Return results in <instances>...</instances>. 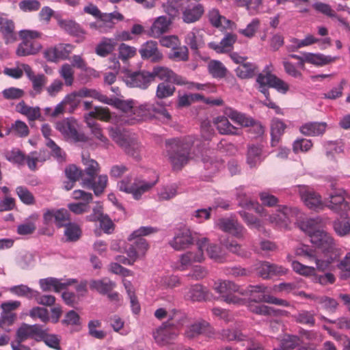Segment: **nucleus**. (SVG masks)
Masks as SVG:
<instances>
[{
    "label": "nucleus",
    "instance_id": "obj_27",
    "mask_svg": "<svg viewBox=\"0 0 350 350\" xmlns=\"http://www.w3.org/2000/svg\"><path fill=\"white\" fill-rule=\"evenodd\" d=\"M208 18L211 25L215 28L224 29H232L234 25L233 22L222 16L216 8L209 10L208 12Z\"/></svg>",
    "mask_w": 350,
    "mask_h": 350
},
{
    "label": "nucleus",
    "instance_id": "obj_62",
    "mask_svg": "<svg viewBox=\"0 0 350 350\" xmlns=\"http://www.w3.org/2000/svg\"><path fill=\"white\" fill-rule=\"evenodd\" d=\"M208 242V240L207 239L206 246L204 250H206L208 256L217 262H223L225 258L222 254L221 248L215 244L209 245Z\"/></svg>",
    "mask_w": 350,
    "mask_h": 350
},
{
    "label": "nucleus",
    "instance_id": "obj_42",
    "mask_svg": "<svg viewBox=\"0 0 350 350\" xmlns=\"http://www.w3.org/2000/svg\"><path fill=\"white\" fill-rule=\"evenodd\" d=\"M175 85L171 82H160L156 89L155 97L159 100H163L174 96L176 92Z\"/></svg>",
    "mask_w": 350,
    "mask_h": 350
},
{
    "label": "nucleus",
    "instance_id": "obj_3",
    "mask_svg": "<svg viewBox=\"0 0 350 350\" xmlns=\"http://www.w3.org/2000/svg\"><path fill=\"white\" fill-rule=\"evenodd\" d=\"M166 154L172 170L180 171L191 159L193 141L190 138L172 139L165 142Z\"/></svg>",
    "mask_w": 350,
    "mask_h": 350
},
{
    "label": "nucleus",
    "instance_id": "obj_49",
    "mask_svg": "<svg viewBox=\"0 0 350 350\" xmlns=\"http://www.w3.org/2000/svg\"><path fill=\"white\" fill-rule=\"evenodd\" d=\"M262 148L259 146L252 145L248 147L247 163L251 167H254L262 161Z\"/></svg>",
    "mask_w": 350,
    "mask_h": 350
},
{
    "label": "nucleus",
    "instance_id": "obj_58",
    "mask_svg": "<svg viewBox=\"0 0 350 350\" xmlns=\"http://www.w3.org/2000/svg\"><path fill=\"white\" fill-rule=\"evenodd\" d=\"M239 215L250 228H255L260 231L263 229L262 222L254 215L245 211H239Z\"/></svg>",
    "mask_w": 350,
    "mask_h": 350
},
{
    "label": "nucleus",
    "instance_id": "obj_34",
    "mask_svg": "<svg viewBox=\"0 0 350 350\" xmlns=\"http://www.w3.org/2000/svg\"><path fill=\"white\" fill-rule=\"evenodd\" d=\"M327 127L325 122H308L300 127V132L308 136H317L325 133Z\"/></svg>",
    "mask_w": 350,
    "mask_h": 350
},
{
    "label": "nucleus",
    "instance_id": "obj_17",
    "mask_svg": "<svg viewBox=\"0 0 350 350\" xmlns=\"http://www.w3.org/2000/svg\"><path fill=\"white\" fill-rule=\"evenodd\" d=\"M126 82L131 87L145 90L152 82V76L151 75V72L146 70L133 72L127 75Z\"/></svg>",
    "mask_w": 350,
    "mask_h": 350
},
{
    "label": "nucleus",
    "instance_id": "obj_63",
    "mask_svg": "<svg viewBox=\"0 0 350 350\" xmlns=\"http://www.w3.org/2000/svg\"><path fill=\"white\" fill-rule=\"evenodd\" d=\"M223 244L230 252L239 256L247 258L250 256V253L244 250L242 246L235 241H227Z\"/></svg>",
    "mask_w": 350,
    "mask_h": 350
},
{
    "label": "nucleus",
    "instance_id": "obj_38",
    "mask_svg": "<svg viewBox=\"0 0 350 350\" xmlns=\"http://www.w3.org/2000/svg\"><path fill=\"white\" fill-rule=\"evenodd\" d=\"M59 27L68 32L70 35L83 38L85 31L79 24L73 21L61 20L58 22Z\"/></svg>",
    "mask_w": 350,
    "mask_h": 350
},
{
    "label": "nucleus",
    "instance_id": "obj_36",
    "mask_svg": "<svg viewBox=\"0 0 350 350\" xmlns=\"http://www.w3.org/2000/svg\"><path fill=\"white\" fill-rule=\"evenodd\" d=\"M92 290H95L100 294L105 295L110 293L115 287L116 283L108 278L92 280L90 284Z\"/></svg>",
    "mask_w": 350,
    "mask_h": 350
},
{
    "label": "nucleus",
    "instance_id": "obj_55",
    "mask_svg": "<svg viewBox=\"0 0 350 350\" xmlns=\"http://www.w3.org/2000/svg\"><path fill=\"white\" fill-rule=\"evenodd\" d=\"M85 118L88 126L90 129L91 132L94 137L98 139L100 142L106 144L108 142V139L103 135L102 129L99 124L92 118H89L88 117H85Z\"/></svg>",
    "mask_w": 350,
    "mask_h": 350
},
{
    "label": "nucleus",
    "instance_id": "obj_44",
    "mask_svg": "<svg viewBox=\"0 0 350 350\" xmlns=\"http://www.w3.org/2000/svg\"><path fill=\"white\" fill-rule=\"evenodd\" d=\"M257 70L256 65L246 62L239 65L236 69L235 72L238 77L241 79H250L252 78Z\"/></svg>",
    "mask_w": 350,
    "mask_h": 350
},
{
    "label": "nucleus",
    "instance_id": "obj_8",
    "mask_svg": "<svg viewBox=\"0 0 350 350\" xmlns=\"http://www.w3.org/2000/svg\"><path fill=\"white\" fill-rule=\"evenodd\" d=\"M19 36L22 42L16 49V55L20 57L35 55L41 49V44L36 40L40 38L42 33L35 30H21Z\"/></svg>",
    "mask_w": 350,
    "mask_h": 350
},
{
    "label": "nucleus",
    "instance_id": "obj_22",
    "mask_svg": "<svg viewBox=\"0 0 350 350\" xmlns=\"http://www.w3.org/2000/svg\"><path fill=\"white\" fill-rule=\"evenodd\" d=\"M257 271L261 278L268 279L273 276L284 275L286 273L287 269L282 266L263 261L259 263Z\"/></svg>",
    "mask_w": 350,
    "mask_h": 350
},
{
    "label": "nucleus",
    "instance_id": "obj_7",
    "mask_svg": "<svg viewBox=\"0 0 350 350\" xmlns=\"http://www.w3.org/2000/svg\"><path fill=\"white\" fill-rule=\"evenodd\" d=\"M330 187L327 191V198H325L327 206L341 215H346L350 210L347 201L350 200L349 196L342 188L336 187L334 183H332Z\"/></svg>",
    "mask_w": 350,
    "mask_h": 350
},
{
    "label": "nucleus",
    "instance_id": "obj_50",
    "mask_svg": "<svg viewBox=\"0 0 350 350\" xmlns=\"http://www.w3.org/2000/svg\"><path fill=\"white\" fill-rule=\"evenodd\" d=\"M39 337L48 347L56 350L61 349L60 338L57 335L50 334L40 329Z\"/></svg>",
    "mask_w": 350,
    "mask_h": 350
},
{
    "label": "nucleus",
    "instance_id": "obj_40",
    "mask_svg": "<svg viewBox=\"0 0 350 350\" xmlns=\"http://www.w3.org/2000/svg\"><path fill=\"white\" fill-rule=\"evenodd\" d=\"M116 40L112 38H103L95 48V53L100 57H106L115 49Z\"/></svg>",
    "mask_w": 350,
    "mask_h": 350
},
{
    "label": "nucleus",
    "instance_id": "obj_10",
    "mask_svg": "<svg viewBox=\"0 0 350 350\" xmlns=\"http://www.w3.org/2000/svg\"><path fill=\"white\" fill-rule=\"evenodd\" d=\"M55 128L64 137L75 142H85L87 137L77 131V122L72 118H66L56 123Z\"/></svg>",
    "mask_w": 350,
    "mask_h": 350
},
{
    "label": "nucleus",
    "instance_id": "obj_45",
    "mask_svg": "<svg viewBox=\"0 0 350 350\" xmlns=\"http://www.w3.org/2000/svg\"><path fill=\"white\" fill-rule=\"evenodd\" d=\"M315 314L313 311L300 310L293 316L294 320L300 324L313 327L315 325Z\"/></svg>",
    "mask_w": 350,
    "mask_h": 350
},
{
    "label": "nucleus",
    "instance_id": "obj_14",
    "mask_svg": "<svg viewBox=\"0 0 350 350\" xmlns=\"http://www.w3.org/2000/svg\"><path fill=\"white\" fill-rule=\"evenodd\" d=\"M139 53L142 59L148 60L152 63H159L164 58L158 47V43L154 40H148L142 44L139 49Z\"/></svg>",
    "mask_w": 350,
    "mask_h": 350
},
{
    "label": "nucleus",
    "instance_id": "obj_56",
    "mask_svg": "<svg viewBox=\"0 0 350 350\" xmlns=\"http://www.w3.org/2000/svg\"><path fill=\"white\" fill-rule=\"evenodd\" d=\"M46 157L42 154V152H31L29 155L25 156V161L27 164V166L32 171H35L36 170V165L38 163H43L46 161Z\"/></svg>",
    "mask_w": 350,
    "mask_h": 350
},
{
    "label": "nucleus",
    "instance_id": "obj_41",
    "mask_svg": "<svg viewBox=\"0 0 350 350\" xmlns=\"http://www.w3.org/2000/svg\"><path fill=\"white\" fill-rule=\"evenodd\" d=\"M159 181V176H156V179L152 182H146L144 180L137 181L135 187H133V191L132 192V196L135 200H139L142 198V196L150 191Z\"/></svg>",
    "mask_w": 350,
    "mask_h": 350
},
{
    "label": "nucleus",
    "instance_id": "obj_39",
    "mask_svg": "<svg viewBox=\"0 0 350 350\" xmlns=\"http://www.w3.org/2000/svg\"><path fill=\"white\" fill-rule=\"evenodd\" d=\"M40 328L38 325H23L17 330V339L18 343L27 340L29 338H33L35 336H39Z\"/></svg>",
    "mask_w": 350,
    "mask_h": 350
},
{
    "label": "nucleus",
    "instance_id": "obj_15",
    "mask_svg": "<svg viewBox=\"0 0 350 350\" xmlns=\"http://www.w3.org/2000/svg\"><path fill=\"white\" fill-rule=\"evenodd\" d=\"M204 6L200 3L187 1L182 8V18L186 23L198 21L204 13Z\"/></svg>",
    "mask_w": 350,
    "mask_h": 350
},
{
    "label": "nucleus",
    "instance_id": "obj_30",
    "mask_svg": "<svg viewBox=\"0 0 350 350\" xmlns=\"http://www.w3.org/2000/svg\"><path fill=\"white\" fill-rule=\"evenodd\" d=\"M170 21L165 16L158 17L152 25L149 35L154 38L160 37L169 29Z\"/></svg>",
    "mask_w": 350,
    "mask_h": 350
},
{
    "label": "nucleus",
    "instance_id": "obj_52",
    "mask_svg": "<svg viewBox=\"0 0 350 350\" xmlns=\"http://www.w3.org/2000/svg\"><path fill=\"white\" fill-rule=\"evenodd\" d=\"M168 57L176 62H186L189 59V50L186 46H176L169 53Z\"/></svg>",
    "mask_w": 350,
    "mask_h": 350
},
{
    "label": "nucleus",
    "instance_id": "obj_19",
    "mask_svg": "<svg viewBox=\"0 0 350 350\" xmlns=\"http://www.w3.org/2000/svg\"><path fill=\"white\" fill-rule=\"evenodd\" d=\"M0 33L5 44L13 43L17 40L14 22L3 13H0Z\"/></svg>",
    "mask_w": 350,
    "mask_h": 350
},
{
    "label": "nucleus",
    "instance_id": "obj_33",
    "mask_svg": "<svg viewBox=\"0 0 350 350\" xmlns=\"http://www.w3.org/2000/svg\"><path fill=\"white\" fill-rule=\"evenodd\" d=\"M338 59L337 57H332L330 55H325L321 53H305V61L318 66H322L330 63L334 62Z\"/></svg>",
    "mask_w": 350,
    "mask_h": 350
},
{
    "label": "nucleus",
    "instance_id": "obj_20",
    "mask_svg": "<svg viewBox=\"0 0 350 350\" xmlns=\"http://www.w3.org/2000/svg\"><path fill=\"white\" fill-rule=\"evenodd\" d=\"M76 282L77 280L75 279H68L63 281L62 279L59 280L55 278L41 279L39 281L40 288L43 291L53 290L56 293L66 289L68 286Z\"/></svg>",
    "mask_w": 350,
    "mask_h": 350
},
{
    "label": "nucleus",
    "instance_id": "obj_5",
    "mask_svg": "<svg viewBox=\"0 0 350 350\" xmlns=\"http://www.w3.org/2000/svg\"><path fill=\"white\" fill-rule=\"evenodd\" d=\"M152 81L157 78L161 82H171L176 85L185 86L188 90H204L206 87V84L189 81L185 77L178 75L171 68L163 66H156L152 68L151 71Z\"/></svg>",
    "mask_w": 350,
    "mask_h": 350
},
{
    "label": "nucleus",
    "instance_id": "obj_2",
    "mask_svg": "<svg viewBox=\"0 0 350 350\" xmlns=\"http://www.w3.org/2000/svg\"><path fill=\"white\" fill-rule=\"evenodd\" d=\"M82 162L85 165L83 171L82 187L92 189L96 196L100 195L107 187V176L105 174L98 176L100 172L99 164L96 160L90 159L89 154H82Z\"/></svg>",
    "mask_w": 350,
    "mask_h": 350
},
{
    "label": "nucleus",
    "instance_id": "obj_32",
    "mask_svg": "<svg viewBox=\"0 0 350 350\" xmlns=\"http://www.w3.org/2000/svg\"><path fill=\"white\" fill-rule=\"evenodd\" d=\"M214 123L219 133L222 135H239L238 129L234 126L226 116H218Z\"/></svg>",
    "mask_w": 350,
    "mask_h": 350
},
{
    "label": "nucleus",
    "instance_id": "obj_53",
    "mask_svg": "<svg viewBox=\"0 0 350 350\" xmlns=\"http://www.w3.org/2000/svg\"><path fill=\"white\" fill-rule=\"evenodd\" d=\"M178 186L176 183L163 187L158 193L160 201L170 200L178 194Z\"/></svg>",
    "mask_w": 350,
    "mask_h": 350
},
{
    "label": "nucleus",
    "instance_id": "obj_4",
    "mask_svg": "<svg viewBox=\"0 0 350 350\" xmlns=\"http://www.w3.org/2000/svg\"><path fill=\"white\" fill-rule=\"evenodd\" d=\"M213 289L219 293L223 300L229 304L240 305L243 300L236 294L241 295H252L254 293H262L266 288L264 286H249L246 290H243L234 282L229 280H219L215 282Z\"/></svg>",
    "mask_w": 350,
    "mask_h": 350
},
{
    "label": "nucleus",
    "instance_id": "obj_26",
    "mask_svg": "<svg viewBox=\"0 0 350 350\" xmlns=\"http://www.w3.org/2000/svg\"><path fill=\"white\" fill-rule=\"evenodd\" d=\"M134 240L127 251L128 256L133 260V262H135L140 256H144L149 249V245L145 239L135 238Z\"/></svg>",
    "mask_w": 350,
    "mask_h": 350
},
{
    "label": "nucleus",
    "instance_id": "obj_16",
    "mask_svg": "<svg viewBox=\"0 0 350 350\" xmlns=\"http://www.w3.org/2000/svg\"><path fill=\"white\" fill-rule=\"evenodd\" d=\"M178 335V331L174 326L163 323L153 332L155 342L159 345H165L172 342Z\"/></svg>",
    "mask_w": 350,
    "mask_h": 350
},
{
    "label": "nucleus",
    "instance_id": "obj_61",
    "mask_svg": "<svg viewBox=\"0 0 350 350\" xmlns=\"http://www.w3.org/2000/svg\"><path fill=\"white\" fill-rule=\"evenodd\" d=\"M10 291L18 297H25L28 299H33L36 292L35 290L24 284L14 286L10 288Z\"/></svg>",
    "mask_w": 350,
    "mask_h": 350
},
{
    "label": "nucleus",
    "instance_id": "obj_13",
    "mask_svg": "<svg viewBox=\"0 0 350 350\" xmlns=\"http://www.w3.org/2000/svg\"><path fill=\"white\" fill-rule=\"evenodd\" d=\"M217 226L222 231L231 234L237 239H243L246 229L234 217L220 218L216 222Z\"/></svg>",
    "mask_w": 350,
    "mask_h": 350
},
{
    "label": "nucleus",
    "instance_id": "obj_29",
    "mask_svg": "<svg viewBox=\"0 0 350 350\" xmlns=\"http://www.w3.org/2000/svg\"><path fill=\"white\" fill-rule=\"evenodd\" d=\"M262 295H259L258 298L261 297ZM257 301H259L258 299H254V301H250L248 304L249 310L253 313L265 316H278L282 314L284 312H286V311L276 310L273 308L260 304L257 303Z\"/></svg>",
    "mask_w": 350,
    "mask_h": 350
},
{
    "label": "nucleus",
    "instance_id": "obj_31",
    "mask_svg": "<svg viewBox=\"0 0 350 350\" xmlns=\"http://www.w3.org/2000/svg\"><path fill=\"white\" fill-rule=\"evenodd\" d=\"M16 111L25 116L29 121H35L41 118L40 108L28 106L23 100L16 105Z\"/></svg>",
    "mask_w": 350,
    "mask_h": 350
},
{
    "label": "nucleus",
    "instance_id": "obj_21",
    "mask_svg": "<svg viewBox=\"0 0 350 350\" xmlns=\"http://www.w3.org/2000/svg\"><path fill=\"white\" fill-rule=\"evenodd\" d=\"M193 243V237L189 229L184 228L178 230L170 245L176 250L187 248Z\"/></svg>",
    "mask_w": 350,
    "mask_h": 350
},
{
    "label": "nucleus",
    "instance_id": "obj_11",
    "mask_svg": "<svg viewBox=\"0 0 350 350\" xmlns=\"http://www.w3.org/2000/svg\"><path fill=\"white\" fill-rule=\"evenodd\" d=\"M207 239L202 238L197 242L198 250L196 252H187L179 257V264L177 267L180 271L186 270L193 262H201L204 260V248L206 246Z\"/></svg>",
    "mask_w": 350,
    "mask_h": 350
},
{
    "label": "nucleus",
    "instance_id": "obj_54",
    "mask_svg": "<svg viewBox=\"0 0 350 350\" xmlns=\"http://www.w3.org/2000/svg\"><path fill=\"white\" fill-rule=\"evenodd\" d=\"M59 74L64 80L66 86H71L73 84L75 72L70 64H64L59 70Z\"/></svg>",
    "mask_w": 350,
    "mask_h": 350
},
{
    "label": "nucleus",
    "instance_id": "obj_18",
    "mask_svg": "<svg viewBox=\"0 0 350 350\" xmlns=\"http://www.w3.org/2000/svg\"><path fill=\"white\" fill-rule=\"evenodd\" d=\"M74 49L75 46L70 44L61 43L47 49L45 52V57L51 62H56L58 59H68Z\"/></svg>",
    "mask_w": 350,
    "mask_h": 350
},
{
    "label": "nucleus",
    "instance_id": "obj_48",
    "mask_svg": "<svg viewBox=\"0 0 350 350\" xmlns=\"http://www.w3.org/2000/svg\"><path fill=\"white\" fill-rule=\"evenodd\" d=\"M209 73L215 78L222 79L228 72L225 66L219 61H211L208 65Z\"/></svg>",
    "mask_w": 350,
    "mask_h": 350
},
{
    "label": "nucleus",
    "instance_id": "obj_57",
    "mask_svg": "<svg viewBox=\"0 0 350 350\" xmlns=\"http://www.w3.org/2000/svg\"><path fill=\"white\" fill-rule=\"evenodd\" d=\"M46 146L51 150L52 156L55 158L59 163L66 162V154L55 144L53 140L49 139V141L46 142Z\"/></svg>",
    "mask_w": 350,
    "mask_h": 350
},
{
    "label": "nucleus",
    "instance_id": "obj_25",
    "mask_svg": "<svg viewBox=\"0 0 350 350\" xmlns=\"http://www.w3.org/2000/svg\"><path fill=\"white\" fill-rule=\"evenodd\" d=\"M299 193L305 204L310 208H316L321 205V197L319 194L307 187H299Z\"/></svg>",
    "mask_w": 350,
    "mask_h": 350
},
{
    "label": "nucleus",
    "instance_id": "obj_6",
    "mask_svg": "<svg viewBox=\"0 0 350 350\" xmlns=\"http://www.w3.org/2000/svg\"><path fill=\"white\" fill-rule=\"evenodd\" d=\"M109 135L116 144L124 150L128 155L137 161L141 159L143 147L134 137L122 133L117 128H111L109 131Z\"/></svg>",
    "mask_w": 350,
    "mask_h": 350
},
{
    "label": "nucleus",
    "instance_id": "obj_23",
    "mask_svg": "<svg viewBox=\"0 0 350 350\" xmlns=\"http://www.w3.org/2000/svg\"><path fill=\"white\" fill-rule=\"evenodd\" d=\"M185 42L196 54L198 53L199 49L203 48L205 44L203 33L198 28H193L186 34Z\"/></svg>",
    "mask_w": 350,
    "mask_h": 350
},
{
    "label": "nucleus",
    "instance_id": "obj_28",
    "mask_svg": "<svg viewBox=\"0 0 350 350\" xmlns=\"http://www.w3.org/2000/svg\"><path fill=\"white\" fill-rule=\"evenodd\" d=\"M237 39V36L236 34L229 33L226 34L220 42H211L208 43V46L217 53H227L232 50Z\"/></svg>",
    "mask_w": 350,
    "mask_h": 350
},
{
    "label": "nucleus",
    "instance_id": "obj_12",
    "mask_svg": "<svg viewBox=\"0 0 350 350\" xmlns=\"http://www.w3.org/2000/svg\"><path fill=\"white\" fill-rule=\"evenodd\" d=\"M225 114L234 122L242 126L251 127L258 135H260L264 133L263 126L256 122L253 118L239 113L232 108H227Z\"/></svg>",
    "mask_w": 350,
    "mask_h": 350
},
{
    "label": "nucleus",
    "instance_id": "obj_46",
    "mask_svg": "<svg viewBox=\"0 0 350 350\" xmlns=\"http://www.w3.org/2000/svg\"><path fill=\"white\" fill-rule=\"evenodd\" d=\"M333 228L335 232L340 237L350 234V219L345 217L334 220Z\"/></svg>",
    "mask_w": 350,
    "mask_h": 350
},
{
    "label": "nucleus",
    "instance_id": "obj_35",
    "mask_svg": "<svg viewBox=\"0 0 350 350\" xmlns=\"http://www.w3.org/2000/svg\"><path fill=\"white\" fill-rule=\"evenodd\" d=\"M209 327V324L205 321H196L186 327L185 336L189 339L194 338L204 334Z\"/></svg>",
    "mask_w": 350,
    "mask_h": 350
},
{
    "label": "nucleus",
    "instance_id": "obj_43",
    "mask_svg": "<svg viewBox=\"0 0 350 350\" xmlns=\"http://www.w3.org/2000/svg\"><path fill=\"white\" fill-rule=\"evenodd\" d=\"M75 92L77 93L80 100L81 98L91 97L97 99L104 103L111 104L112 103V99L109 98L107 96L102 94L95 90H90L86 88H83Z\"/></svg>",
    "mask_w": 350,
    "mask_h": 350
},
{
    "label": "nucleus",
    "instance_id": "obj_1",
    "mask_svg": "<svg viewBox=\"0 0 350 350\" xmlns=\"http://www.w3.org/2000/svg\"><path fill=\"white\" fill-rule=\"evenodd\" d=\"M322 227V219L319 217L308 219L300 224L301 230L310 237V242L321 250L325 259L320 258L317 251L308 245L297 247L295 254L309 262H314L318 271L324 272L336 259L338 249L333 237L321 229Z\"/></svg>",
    "mask_w": 350,
    "mask_h": 350
},
{
    "label": "nucleus",
    "instance_id": "obj_60",
    "mask_svg": "<svg viewBox=\"0 0 350 350\" xmlns=\"http://www.w3.org/2000/svg\"><path fill=\"white\" fill-rule=\"evenodd\" d=\"M240 7H245L251 14H256L258 12L262 5V0H236Z\"/></svg>",
    "mask_w": 350,
    "mask_h": 350
},
{
    "label": "nucleus",
    "instance_id": "obj_47",
    "mask_svg": "<svg viewBox=\"0 0 350 350\" xmlns=\"http://www.w3.org/2000/svg\"><path fill=\"white\" fill-rule=\"evenodd\" d=\"M291 42L294 43L295 45H292L288 47V50L291 51H295L300 48L308 46L315 43H318L320 39H318L311 34H308L304 39L299 40L297 38H292Z\"/></svg>",
    "mask_w": 350,
    "mask_h": 350
},
{
    "label": "nucleus",
    "instance_id": "obj_24",
    "mask_svg": "<svg viewBox=\"0 0 350 350\" xmlns=\"http://www.w3.org/2000/svg\"><path fill=\"white\" fill-rule=\"evenodd\" d=\"M208 291L200 284L191 285L185 289V299L191 301H203L208 297Z\"/></svg>",
    "mask_w": 350,
    "mask_h": 350
},
{
    "label": "nucleus",
    "instance_id": "obj_59",
    "mask_svg": "<svg viewBox=\"0 0 350 350\" xmlns=\"http://www.w3.org/2000/svg\"><path fill=\"white\" fill-rule=\"evenodd\" d=\"M347 84L345 79H342L336 87L332 88L329 91L323 94V98L329 100H336L343 94L344 87Z\"/></svg>",
    "mask_w": 350,
    "mask_h": 350
},
{
    "label": "nucleus",
    "instance_id": "obj_9",
    "mask_svg": "<svg viewBox=\"0 0 350 350\" xmlns=\"http://www.w3.org/2000/svg\"><path fill=\"white\" fill-rule=\"evenodd\" d=\"M298 213L299 211L297 208L279 206L276 212L269 215V221L275 227L287 228Z\"/></svg>",
    "mask_w": 350,
    "mask_h": 350
},
{
    "label": "nucleus",
    "instance_id": "obj_51",
    "mask_svg": "<svg viewBox=\"0 0 350 350\" xmlns=\"http://www.w3.org/2000/svg\"><path fill=\"white\" fill-rule=\"evenodd\" d=\"M64 227V235L68 241H77L79 239L81 235V230L77 224L68 222Z\"/></svg>",
    "mask_w": 350,
    "mask_h": 350
},
{
    "label": "nucleus",
    "instance_id": "obj_64",
    "mask_svg": "<svg viewBox=\"0 0 350 350\" xmlns=\"http://www.w3.org/2000/svg\"><path fill=\"white\" fill-rule=\"evenodd\" d=\"M137 53V49L134 46L122 43L118 47L119 58L125 62L130 58L133 57Z\"/></svg>",
    "mask_w": 350,
    "mask_h": 350
},
{
    "label": "nucleus",
    "instance_id": "obj_37",
    "mask_svg": "<svg viewBox=\"0 0 350 350\" xmlns=\"http://www.w3.org/2000/svg\"><path fill=\"white\" fill-rule=\"evenodd\" d=\"M286 125L278 118H273L271 124V146H275L279 142Z\"/></svg>",
    "mask_w": 350,
    "mask_h": 350
}]
</instances>
